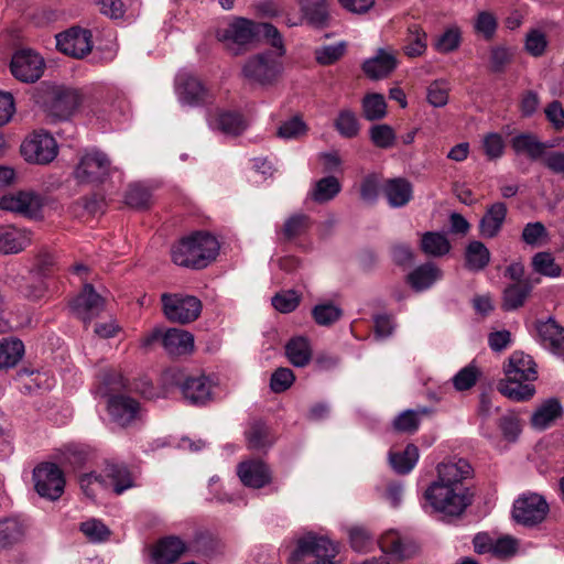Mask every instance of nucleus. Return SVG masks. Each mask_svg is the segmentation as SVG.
Segmentation results:
<instances>
[{"label": "nucleus", "mask_w": 564, "mask_h": 564, "mask_svg": "<svg viewBox=\"0 0 564 564\" xmlns=\"http://www.w3.org/2000/svg\"><path fill=\"white\" fill-rule=\"evenodd\" d=\"M506 379L498 383V391L513 401H527L535 392L532 382L538 378L536 365L530 355L513 351L503 368Z\"/></svg>", "instance_id": "f257e3e1"}, {"label": "nucleus", "mask_w": 564, "mask_h": 564, "mask_svg": "<svg viewBox=\"0 0 564 564\" xmlns=\"http://www.w3.org/2000/svg\"><path fill=\"white\" fill-rule=\"evenodd\" d=\"M218 251L216 237L206 231H196L175 243L171 257L178 267L200 270L216 259Z\"/></svg>", "instance_id": "f03ea898"}, {"label": "nucleus", "mask_w": 564, "mask_h": 564, "mask_svg": "<svg viewBox=\"0 0 564 564\" xmlns=\"http://www.w3.org/2000/svg\"><path fill=\"white\" fill-rule=\"evenodd\" d=\"M224 41L238 45L265 41L279 55L285 54L283 39L279 30L271 23L256 22L246 18H235L221 34Z\"/></svg>", "instance_id": "7ed1b4c3"}, {"label": "nucleus", "mask_w": 564, "mask_h": 564, "mask_svg": "<svg viewBox=\"0 0 564 564\" xmlns=\"http://www.w3.org/2000/svg\"><path fill=\"white\" fill-rule=\"evenodd\" d=\"M424 497L435 512L444 518H459L473 503V494L467 487L431 484Z\"/></svg>", "instance_id": "20e7f679"}, {"label": "nucleus", "mask_w": 564, "mask_h": 564, "mask_svg": "<svg viewBox=\"0 0 564 564\" xmlns=\"http://www.w3.org/2000/svg\"><path fill=\"white\" fill-rule=\"evenodd\" d=\"M338 546L328 538L308 532L296 541L289 564H335Z\"/></svg>", "instance_id": "39448f33"}, {"label": "nucleus", "mask_w": 564, "mask_h": 564, "mask_svg": "<svg viewBox=\"0 0 564 564\" xmlns=\"http://www.w3.org/2000/svg\"><path fill=\"white\" fill-rule=\"evenodd\" d=\"M115 171L116 167L105 152L93 150L79 156L72 177L78 185L98 186L104 184Z\"/></svg>", "instance_id": "423d86ee"}, {"label": "nucleus", "mask_w": 564, "mask_h": 564, "mask_svg": "<svg viewBox=\"0 0 564 564\" xmlns=\"http://www.w3.org/2000/svg\"><path fill=\"white\" fill-rule=\"evenodd\" d=\"M267 51L248 58L242 68L243 76L253 83L269 85L276 80L282 72V63L278 50Z\"/></svg>", "instance_id": "0eeeda50"}, {"label": "nucleus", "mask_w": 564, "mask_h": 564, "mask_svg": "<svg viewBox=\"0 0 564 564\" xmlns=\"http://www.w3.org/2000/svg\"><path fill=\"white\" fill-rule=\"evenodd\" d=\"M82 100V95L77 89L59 87L54 90L50 102V112L52 116L65 120L64 128L55 132L59 139L67 141L74 138L69 132L74 131L75 127L67 119L79 107Z\"/></svg>", "instance_id": "6e6552de"}, {"label": "nucleus", "mask_w": 564, "mask_h": 564, "mask_svg": "<svg viewBox=\"0 0 564 564\" xmlns=\"http://www.w3.org/2000/svg\"><path fill=\"white\" fill-rule=\"evenodd\" d=\"M34 489L41 498L58 500L64 494L65 478L62 469L54 463H42L33 469Z\"/></svg>", "instance_id": "1a4fd4ad"}, {"label": "nucleus", "mask_w": 564, "mask_h": 564, "mask_svg": "<svg viewBox=\"0 0 564 564\" xmlns=\"http://www.w3.org/2000/svg\"><path fill=\"white\" fill-rule=\"evenodd\" d=\"M161 302L165 317L172 323H192L198 318L202 312V302L192 295L163 293Z\"/></svg>", "instance_id": "9d476101"}, {"label": "nucleus", "mask_w": 564, "mask_h": 564, "mask_svg": "<svg viewBox=\"0 0 564 564\" xmlns=\"http://www.w3.org/2000/svg\"><path fill=\"white\" fill-rule=\"evenodd\" d=\"M55 39L57 50L74 58H83L93 50L91 32L79 26L61 32Z\"/></svg>", "instance_id": "9b49d317"}, {"label": "nucleus", "mask_w": 564, "mask_h": 564, "mask_svg": "<svg viewBox=\"0 0 564 564\" xmlns=\"http://www.w3.org/2000/svg\"><path fill=\"white\" fill-rule=\"evenodd\" d=\"M547 512L545 499L538 494H530L514 501L512 514L518 523L531 527L542 522Z\"/></svg>", "instance_id": "f8f14e48"}, {"label": "nucleus", "mask_w": 564, "mask_h": 564, "mask_svg": "<svg viewBox=\"0 0 564 564\" xmlns=\"http://www.w3.org/2000/svg\"><path fill=\"white\" fill-rule=\"evenodd\" d=\"M44 59L32 50L17 51L10 63L12 75L24 83H34L43 74Z\"/></svg>", "instance_id": "ddd939ff"}, {"label": "nucleus", "mask_w": 564, "mask_h": 564, "mask_svg": "<svg viewBox=\"0 0 564 564\" xmlns=\"http://www.w3.org/2000/svg\"><path fill=\"white\" fill-rule=\"evenodd\" d=\"M43 207V198L34 192L20 191L14 194L3 195L0 198L2 210L23 215L29 218L35 217Z\"/></svg>", "instance_id": "4468645a"}, {"label": "nucleus", "mask_w": 564, "mask_h": 564, "mask_svg": "<svg viewBox=\"0 0 564 564\" xmlns=\"http://www.w3.org/2000/svg\"><path fill=\"white\" fill-rule=\"evenodd\" d=\"M70 308L84 323H89L104 311L105 300L96 292L93 284L86 283L82 292L70 302Z\"/></svg>", "instance_id": "2eb2a0df"}, {"label": "nucleus", "mask_w": 564, "mask_h": 564, "mask_svg": "<svg viewBox=\"0 0 564 564\" xmlns=\"http://www.w3.org/2000/svg\"><path fill=\"white\" fill-rule=\"evenodd\" d=\"M237 474L243 486L261 489L273 480L272 470L262 459H249L237 466Z\"/></svg>", "instance_id": "dca6fc26"}, {"label": "nucleus", "mask_w": 564, "mask_h": 564, "mask_svg": "<svg viewBox=\"0 0 564 564\" xmlns=\"http://www.w3.org/2000/svg\"><path fill=\"white\" fill-rule=\"evenodd\" d=\"M302 22L314 30H325L330 26L329 0H297Z\"/></svg>", "instance_id": "f3484780"}, {"label": "nucleus", "mask_w": 564, "mask_h": 564, "mask_svg": "<svg viewBox=\"0 0 564 564\" xmlns=\"http://www.w3.org/2000/svg\"><path fill=\"white\" fill-rule=\"evenodd\" d=\"M180 99L191 106L206 105L212 101L210 91L194 75L183 74L177 77Z\"/></svg>", "instance_id": "a211bd4d"}, {"label": "nucleus", "mask_w": 564, "mask_h": 564, "mask_svg": "<svg viewBox=\"0 0 564 564\" xmlns=\"http://www.w3.org/2000/svg\"><path fill=\"white\" fill-rule=\"evenodd\" d=\"M107 409L115 423L120 426H128L138 417L140 404L131 397L113 394L108 399Z\"/></svg>", "instance_id": "6ab92c4d"}, {"label": "nucleus", "mask_w": 564, "mask_h": 564, "mask_svg": "<svg viewBox=\"0 0 564 564\" xmlns=\"http://www.w3.org/2000/svg\"><path fill=\"white\" fill-rule=\"evenodd\" d=\"M379 545L383 553L390 554L397 560L411 558L419 552V546L412 539L402 536L393 530L381 536Z\"/></svg>", "instance_id": "aec40b11"}, {"label": "nucleus", "mask_w": 564, "mask_h": 564, "mask_svg": "<svg viewBox=\"0 0 564 564\" xmlns=\"http://www.w3.org/2000/svg\"><path fill=\"white\" fill-rule=\"evenodd\" d=\"M398 59L394 54L384 48H378L375 56L364 61L361 70L371 80H380L390 76L397 68Z\"/></svg>", "instance_id": "412c9836"}, {"label": "nucleus", "mask_w": 564, "mask_h": 564, "mask_svg": "<svg viewBox=\"0 0 564 564\" xmlns=\"http://www.w3.org/2000/svg\"><path fill=\"white\" fill-rule=\"evenodd\" d=\"M471 466L466 459L449 460L437 466L438 478L436 484L451 487H466L464 480L471 475Z\"/></svg>", "instance_id": "4be33fe9"}, {"label": "nucleus", "mask_w": 564, "mask_h": 564, "mask_svg": "<svg viewBox=\"0 0 564 564\" xmlns=\"http://www.w3.org/2000/svg\"><path fill=\"white\" fill-rule=\"evenodd\" d=\"M187 549L181 538L169 535L158 541L152 550V560L155 564H173Z\"/></svg>", "instance_id": "5701e85b"}, {"label": "nucleus", "mask_w": 564, "mask_h": 564, "mask_svg": "<svg viewBox=\"0 0 564 564\" xmlns=\"http://www.w3.org/2000/svg\"><path fill=\"white\" fill-rule=\"evenodd\" d=\"M209 124L213 129L231 138L241 135L248 126L243 115L234 110H217Z\"/></svg>", "instance_id": "b1692460"}, {"label": "nucleus", "mask_w": 564, "mask_h": 564, "mask_svg": "<svg viewBox=\"0 0 564 564\" xmlns=\"http://www.w3.org/2000/svg\"><path fill=\"white\" fill-rule=\"evenodd\" d=\"M31 243V232L14 226H0V253L15 254Z\"/></svg>", "instance_id": "393cba45"}, {"label": "nucleus", "mask_w": 564, "mask_h": 564, "mask_svg": "<svg viewBox=\"0 0 564 564\" xmlns=\"http://www.w3.org/2000/svg\"><path fill=\"white\" fill-rule=\"evenodd\" d=\"M382 192L392 208L403 207L413 198V186L403 177L388 180Z\"/></svg>", "instance_id": "a878e982"}, {"label": "nucleus", "mask_w": 564, "mask_h": 564, "mask_svg": "<svg viewBox=\"0 0 564 564\" xmlns=\"http://www.w3.org/2000/svg\"><path fill=\"white\" fill-rule=\"evenodd\" d=\"M181 390L184 398L195 405H204L212 400V383L205 376L187 378Z\"/></svg>", "instance_id": "bb28decb"}, {"label": "nucleus", "mask_w": 564, "mask_h": 564, "mask_svg": "<svg viewBox=\"0 0 564 564\" xmlns=\"http://www.w3.org/2000/svg\"><path fill=\"white\" fill-rule=\"evenodd\" d=\"M508 213L507 205L496 202L488 206L479 223V232L484 238H495L501 230Z\"/></svg>", "instance_id": "cd10ccee"}, {"label": "nucleus", "mask_w": 564, "mask_h": 564, "mask_svg": "<svg viewBox=\"0 0 564 564\" xmlns=\"http://www.w3.org/2000/svg\"><path fill=\"white\" fill-rule=\"evenodd\" d=\"M163 347L171 356L191 354L194 349V336L184 329L170 328L163 335Z\"/></svg>", "instance_id": "c85d7f7f"}, {"label": "nucleus", "mask_w": 564, "mask_h": 564, "mask_svg": "<svg viewBox=\"0 0 564 564\" xmlns=\"http://www.w3.org/2000/svg\"><path fill=\"white\" fill-rule=\"evenodd\" d=\"M539 279L532 281L525 279L522 282H516L508 285L503 291L501 307L503 311H514L523 306L528 296L530 295L534 283H538Z\"/></svg>", "instance_id": "c756f323"}, {"label": "nucleus", "mask_w": 564, "mask_h": 564, "mask_svg": "<svg viewBox=\"0 0 564 564\" xmlns=\"http://www.w3.org/2000/svg\"><path fill=\"white\" fill-rule=\"evenodd\" d=\"M20 152L30 163L45 165L58 154L57 143H21Z\"/></svg>", "instance_id": "7c9ffc66"}, {"label": "nucleus", "mask_w": 564, "mask_h": 564, "mask_svg": "<svg viewBox=\"0 0 564 564\" xmlns=\"http://www.w3.org/2000/svg\"><path fill=\"white\" fill-rule=\"evenodd\" d=\"M442 278V271L433 263L429 262L415 268L409 273L406 280L416 292L431 288L437 280Z\"/></svg>", "instance_id": "2f4dec72"}, {"label": "nucleus", "mask_w": 564, "mask_h": 564, "mask_svg": "<svg viewBox=\"0 0 564 564\" xmlns=\"http://www.w3.org/2000/svg\"><path fill=\"white\" fill-rule=\"evenodd\" d=\"M247 447L251 451H265L274 443L270 429L262 421H252L245 432Z\"/></svg>", "instance_id": "473e14b6"}, {"label": "nucleus", "mask_w": 564, "mask_h": 564, "mask_svg": "<svg viewBox=\"0 0 564 564\" xmlns=\"http://www.w3.org/2000/svg\"><path fill=\"white\" fill-rule=\"evenodd\" d=\"M107 486L104 489L112 488L117 495H121L124 490L133 486L130 471L127 467L118 464H108L105 468Z\"/></svg>", "instance_id": "72a5a7b5"}, {"label": "nucleus", "mask_w": 564, "mask_h": 564, "mask_svg": "<svg viewBox=\"0 0 564 564\" xmlns=\"http://www.w3.org/2000/svg\"><path fill=\"white\" fill-rule=\"evenodd\" d=\"M341 191V184L337 177L330 175L322 177L314 183L308 193V198L317 204H325L334 199Z\"/></svg>", "instance_id": "f704fd0d"}, {"label": "nucleus", "mask_w": 564, "mask_h": 564, "mask_svg": "<svg viewBox=\"0 0 564 564\" xmlns=\"http://www.w3.org/2000/svg\"><path fill=\"white\" fill-rule=\"evenodd\" d=\"M427 47V34L419 24H410L408 26L406 36L404 39L403 51L409 57H417L425 53Z\"/></svg>", "instance_id": "c9c22d12"}, {"label": "nucleus", "mask_w": 564, "mask_h": 564, "mask_svg": "<svg viewBox=\"0 0 564 564\" xmlns=\"http://www.w3.org/2000/svg\"><path fill=\"white\" fill-rule=\"evenodd\" d=\"M538 333L544 344H547L551 349L564 356V328L560 327L555 321L549 319L538 326Z\"/></svg>", "instance_id": "e433bc0d"}, {"label": "nucleus", "mask_w": 564, "mask_h": 564, "mask_svg": "<svg viewBox=\"0 0 564 564\" xmlns=\"http://www.w3.org/2000/svg\"><path fill=\"white\" fill-rule=\"evenodd\" d=\"M285 355L295 367H305L312 359V348L304 337H295L285 345Z\"/></svg>", "instance_id": "4c0bfd02"}, {"label": "nucleus", "mask_w": 564, "mask_h": 564, "mask_svg": "<svg viewBox=\"0 0 564 564\" xmlns=\"http://www.w3.org/2000/svg\"><path fill=\"white\" fill-rule=\"evenodd\" d=\"M563 413L562 405L556 399L545 401L532 415L531 423L539 430L549 427Z\"/></svg>", "instance_id": "58836bf2"}, {"label": "nucleus", "mask_w": 564, "mask_h": 564, "mask_svg": "<svg viewBox=\"0 0 564 564\" xmlns=\"http://www.w3.org/2000/svg\"><path fill=\"white\" fill-rule=\"evenodd\" d=\"M24 345L17 338L0 339V369L14 367L23 357Z\"/></svg>", "instance_id": "ea45409f"}, {"label": "nucleus", "mask_w": 564, "mask_h": 564, "mask_svg": "<svg viewBox=\"0 0 564 564\" xmlns=\"http://www.w3.org/2000/svg\"><path fill=\"white\" fill-rule=\"evenodd\" d=\"M429 408L405 410L393 420V429L400 433L413 434L417 431L422 416L430 414Z\"/></svg>", "instance_id": "a19ab883"}, {"label": "nucleus", "mask_w": 564, "mask_h": 564, "mask_svg": "<svg viewBox=\"0 0 564 564\" xmlns=\"http://www.w3.org/2000/svg\"><path fill=\"white\" fill-rule=\"evenodd\" d=\"M419 459V448L409 444L402 452L390 453L389 462L393 470L400 475L410 473Z\"/></svg>", "instance_id": "79ce46f5"}, {"label": "nucleus", "mask_w": 564, "mask_h": 564, "mask_svg": "<svg viewBox=\"0 0 564 564\" xmlns=\"http://www.w3.org/2000/svg\"><path fill=\"white\" fill-rule=\"evenodd\" d=\"M421 250L432 257H442L449 252L451 243L444 234L427 231L422 235Z\"/></svg>", "instance_id": "37998d69"}, {"label": "nucleus", "mask_w": 564, "mask_h": 564, "mask_svg": "<svg viewBox=\"0 0 564 564\" xmlns=\"http://www.w3.org/2000/svg\"><path fill=\"white\" fill-rule=\"evenodd\" d=\"M490 261V252L481 241H471L466 247L465 262L467 269L480 271L485 269Z\"/></svg>", "instance_id": "c03bdc74"}, {"label": "nucleus", "mask_w": 564, "mask_h": 564, "mask_svg": "<svg viewBox=\"0 0 564 564\" xmlns=\"http://www.w3.org/2000/svg\"><path fill=\"white\" fill-rule=\"evenodd\" d=\"M362 116L368 121H378L387 115V102L383 95L378 93L366 94L361 100Z\"/></svg>", "instance_id": "a18cd8bd"}, {"label": "nucleus", "mask_w": 564, "mask_h": 564, "mask_svg": "<svg viewBox=\"0 0 564 564\" xmlns=\"http://www.w3.org/2000/svg\"><path fill=\"white\" fill-rule=\"evenodd\" d=\"M462 30L458 25L446 28L442 34L435 37L433 47L441 54L456 51L462 44Z\"/></svg>", "instance_id": "49530a36"}, {"label": "nucleus", "mask_w": 564, "mask_h": 564, "mask_svg": "<svg viewBox=\"0 0 564 564\" xmlns=\"http://www.w3.org/2000/svg\"><path fill=\"white\" fill-rule=\"evenodd\" d=\"M25 528L17 519L0 521V547H8L19 543L24 538Z\"/></svg>", "instance_id": "de8ad7c7"}, {"label": "nucleus", "mask_w": 564, "mask_h": 564, "mask_svg": "<svg viewBox=\"0 0 564 564\" xmlns=\"http://www.w3.org/2000/svg\"><path fill=\"white\" fill-rule=\"evenodd\" d=\"M334 126L345 139L356 138L360 129L359 120L356 113L350 109L340 110L334 121Z\"/></svg>", "instance_id": "09e8293b"}, {"label": "nucleus", "mask_w": 564, "mask_h": 564, "mask_svg": "<svg viewBox=\"0 0 564 564\" xmlns=\"http://www.w3.org/2000/svg\"><path fill=\"white\" fill-rule=\"evenodd\" d=\"M312 316L319 326H330L343 316V310L332 302L321 303L313 307Z\"/></svg>", "instance_id": "8fccbe9b"}, {"label": "nucleus", "mask_w": 564, "mask_h": 564, "mask_svg": "<svg viewBox=\"0 0 564 564\" xmlns=\"http://www.w3.org/2000/svg\"><path fill=\"white\" fill-rule=\"evenodd\" d=\"M311 226L312 220L310 216L305 214H294L284 221L282 232L286 240H292L306 234Z\"/></svg>", "instance_id": "3c124183"}, {"label": "nucleus", "mask_w": 564, "mask_h": 564, "mask_svg": "<svg viewBox=\"0 0 564 564\" xmlns=\"http://www.w3.org/2000/svg\"><path fill=\"white\" fill-rule=\"evenodd\" d=\"M514 52L506 45H496L489 52V67L492 73L501 74L512 62Z\"/></svg>", "instance_id": "603ef678"}, {"label": "nucleus", "mask_w": 564, "mask_h": 564, "mask_svg": "<svg viewBox=\"0 0 564 564\" xmlns=\"http://www.w3.org/2000/svg\"><path fill=\"white\" fill-rule=\"evenodd\" d=\"M498 29V20L490 11H479L475 18L474 30L486 41H491Z\"/></svg>", "instance_id": "864d4df0"}, {"label": "nucleus", "mask_w": 564, "mask_h": 564, "mask_svg": "<svg viewBox=\"0 0 564 564\" xmlns=\"http://www.w3.org/2000/svg\"><path fill=\"white\" fill-rule=\"evenodd\" d=\"M549 46L546 35L539 29H531L524 39V51L532 57H541Z\"/></svg>", "instance_id": "5fc2aeb1"}, {"label": "nucleus", "mask_w": 564, "mask_h": 564, "mask_svg": "<svg viewBox=\"0 0 564 564\" xmlns=\"http://www.w3.org/2000/svg\"><path fill=\"white\" fill-rule=\"evenodd\" d=\"M151 191L141 183L129 185L124 200L126 204L133 208H147L151 204Z\"/></svg>", "instance_id": "6e6d98bb"}, {"label": "nucleus", "mask_w": 564, "mask_h": 564, "mask_svg": "<svg viewBox=\"0 0 564 564\" xmlns=\"http://www.w3.org/2000/svg\"><path fill=\"white\" fill-rule=\"evenodd\" d=\"M79 530L90 542L94 543L108 540L111 533L109 528L97 519H89L82 522Z\"/></svg>", "instance_id": "4d7b16f0"}, {"label": "nucleus", "mask_w": 564, "mask_h": 564, "mask_svg": "<svg viewBox=\"0 0 564 564\" xmlns=\"http://www.w3.org/2000/svg\"><path fill=\"white\" fill-rule=\"evenodd\" d=\"M99 380L104 386V390L100 389V393L104 395L119 392L127 387L123 376L115 369L102 370L99 373Z\"/></svg>", "instance_id": "13d9d810"}, {"label": "nucleus", "mask_w": 564, "mask_h": 564, "mask_svg": "<svg viewBox=\"0 0 564 564\" xmlns=\"http://www.w3.org/2000/svg\"><path fill=\"white\" fill-rule=\"evenodd\" d=\"M346 52V44L324 45L315 51V59L319 65L329 66L338 62Z\"/></svg>", "instance_id": "bf43d9fd"}, {"label": "nucleus", "mask_w": 564, "mask_h": 564, "mask_svg": "<svg viewBox=\"0 0 564 564\" xmlns=\"http://www.w3.org/2000/svg\"><path fill=\"white\" fill-rule=\"evenodd\" d=\"M480 375L479 369L470 364L460 369L452 379L453 386L457 391H465L473 388Z\"/></svg>", "instance_id": "052dcab7"}, {"label": "nucleus", "mask_w": 564, "mask_h": 564, "mask_svg": "<svg viewBox=\"0 0 564 564\" xmlns=\"http://www.w3.org/2000/svg\"><path fill=\"white\" fill-rule=\"evenodd\" d=\"M534 270L546 276H558L561 268L555 263L554 258L549 252H539L532 259Z\"/></svg>", "instance_id": "680f3d73"}, {"label": "nucleus", "mask_w": 564, "mask_h": 564, "mask_svg": "<svg viewBox=\"0 0 564 564\" xmlns=\"http://www.w3.org/2000/svg\"><path fill=\"white\" fill-rule=\"evenodd\" d=\"M349 541L355 551L368 552L373 544V536L362 527H352L349 529Z\"/></svg>", "instance_id": "e2e57ef3"}, {"label": "nucleus", "mask_w": 564, "mask_h": 564, "mask_svg": "<svg viewBox=\"0 0 564 564\" xmlns=\"http://www.w3.org/2000/svg\"><path fill=\"white\" fill-rule=\"evenodd\" d=\"M295 381V375L290 368H278L270 379V388L275 393L286 391Z\"/></svg>", "instance_id": "0e129e2a"}, {"label": "nucleus", "mask_w": 564, "mask_h": 564, "mask_svg": "<svg viewBox=\"0 0 564 564\" xmlns=\"http://www.w3.org/2000/svg\"><path fill=\"white\" fill-rule=\"evenodd\" d=\"M512 149L518 156L524 155L532 161H542L549 154L546 143H512Z\"/></svg>", "instance_id": "69168bd1"}, {"label": "nucleus", "mask_w": 564, "mask_h": 564, "mask_svg": "<svg viewBox=\"0 0 564 564\" xmlns=\"http://www.w3.org/2000/svg\"><path fill=\"white\" fill-rule=\"evenodd\" d=\"M300 301V295L295 291L290 290L276 293L272 297V305L281 313H291L299 306Z\"/></svg>", "instance_id": "338daca9"}, {"label": "nucleus", "mask_w": 564, "mask_h": 564, "mask_svg": "<svg viewBox=\"0 0 564 564\" xmlns=\"http://www.w3.org/2000/svg\"><path fill=\"white\" fill-rule=\"evenodd\" d=\"M307 127L301 117L295 116L283 122L278 129V137L283 139H296L305 134Z\"/></svg>", "instance_id": "774afa93"}]
</instances>
